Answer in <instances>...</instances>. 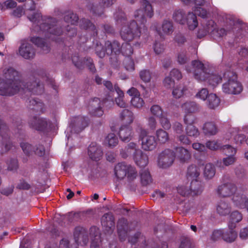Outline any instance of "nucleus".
Here are the masks:
<instances>
[{"label": "nucleus", "instance_id": "obj_1", "mask_svg": "<svg viewBox=\"0 0 248 248\" xmlns=\"http://www.w3.org/2000/svg\"><path fill=\"white\" fill-rule=\"evenodd\" d=\"M140 3L143 9H138L135 12V20L122 28L120 33L121 37L126 42L139 38L146 31L145 16L151 18L153 16L152 6L150 2L146 0H142Z\"/></svg>", "mask_w": 248, "mask_h": 248}, {"label": "nucleus", "instance_id": "obj_2", "mask_svg": "<svg viewBox=\"0 0 248 248\" xmlns=\"http://www.w3.org/2000/svg\"><path fill=\"white\" fill-rule=\"evenodd\" d=\"M29 20L36 24L35 31H42L48 38L56 40V36L61 35L62 32L60 25L56 20L52 18H43L41 14L36 13L28 16Z\"/></svg>", "mask_w": 248, "mask_h": 248}, {"label": "nucleus", "instance_id": "obj_3", "mask_svg": "<svg viewBox=\"0 0 248 248\" xmlns=\"http://www.w3.org/2000/svg\"><path fill=\"white\" fill-rule=\"evenodd\" d=\"M3 73L4 77L9 81L7 82H11L13 81L20 82V84H17V87L14 86V88H16L18 92H23L26 93L27 96L31 94H39L43 92V86L42 85L39 84L36 80L32 81H28L25 84L24 82L16 80L15 78L18 76V73L17 71L15 70L11 67H6L3 70Z\"/></svg>", "mask_w": 248, "mask_h": 248}, {"label": "nucleus", "instance_id": "obj_4", "mask_svg": "<svg viewBox=\"0 0 248 248\" xmlns=\"http://www.w3.org/2000/svg\"><path fill=\"white\" fill-rule=\"evenodd\" d=\"M191 66V68L186 67V70L188 72L192 73L195 78L199 81H206L212 87H216L222 81L221 76L208 73L203 64L199 61H192Z\"/></svg>", "mask_w": 248, "mask_h": 248}, {"label": "nucleus", "instance_id": "obj_5", "mask_svg": "<svg viewBox=\"0 0 248 248\" xmlns=\"http://www.w3.org/2000/svg\"><path fill=\"white\" fill-rule=\"evenodd\" d=\"M74 237L76 244L71 245L70 247L68 240L63 239L60 241L59 247H52L50 248H78V245H85L88 243L87 232L83 227H77L75 228Z\"/></svg>", "mask_w": 248, "mask_h": 248}, {"label": "nucleus", "instance_id": "obj_6", "mask_svg": "<svg viewBox=\"0 0 248 248\" xmlns=\"http://www.w3.org/2000/svg\"><path fill=\"white\" fill-rule=\"evenodd\" d=\"M223 77L228 79L222 85L223 92L228 94H238L242 92V85L237 81L235 73L228 71L224 74Z\"/></svg>", "mask_w": 248, "mask_h": 248}, {"label": "nucleus", "instance_id": "obj_7", "mask_svg": "<svg viewBox=\"0 0 248 248\" xmlns=\"http://www.w3.org/2000/svg\"><path fill=\"white\" fill-rule=\"evenodd\" d=\"M114 172L118 180H122L126 176L129 182L133 181L138 176L137 171L134 167L124 163H120L116 165Z\"/></svg>", "mask_w": 248, "mask_h": 248}, {"label": "nucleus", "instance_id": "obj_8", "mask_svg": "<svg viewBox=\"0 0 248 248\" xmlns=\"http://www.w3.org/2000/svg\"><path fill=\"white\" fill-rule=\"evenodd\" d=\"M137 132L139 134V138L141 141V147L143 150L151 151L155 148L156 142L155 137L148 135L147 130L142 127H139Z\"/></svg>", "mask_w": 248, "mask_h": 248}, {"label": "nucleus", "instance_id": "obj_9", "mask_svg": "<svg viewBox=\"0 0 248 248\" xmlns=\"http://www.w3.org/2000/svg\"><path fill=\"white\" fill-rule=\"evenodd\" d=\"M175 158V152L170 149H166L158 155L157 164L161 168L170 167Z\"/></svg>", "mask_w": 248, "mask_h": 248}, {"label": "nucleus", "instance_id": "obj_10", "mask_svg": "<svg viewBox=\"0 0 248 248\" xmlns=\"http://www.w3.org/2000/svg\"><path fill=\"white\" fill-rule=\"evenodd\" d=\"M20 84V82L16 81L11 82H7L0 78V95L3 96L13 95L17 93L16 88H14V86L17 87V84Z\"/></svg>", "mask_w": 248, "mask_h": 248}, {"label": "nucleus", "instance_id": "obj_11", "mask_svg": "<svg viewBox=\"0 0 248 248\" xmlns=\"http://www.w3.org/2000/svg\"><path fill=\"white\" fill-rule=\"evenodd\" d=\"M232 202L235 206L240 209L246 208L248 203V196L246 192L237 190L232 198Z\"/></svg>", "mask_w": 248, "mask_h": 248}, {"label": "nucleus", "instance_id": "obj_12", "mask_svg": "<svg viewBox=\"0 0 248 248\" xmlns=\"http://www.w3.org/2000/svg\"><path fill=\"white\" fill-rule=\"evenodd\" d=\"M172 129L177 139L181 143L184 145H189L191 143V141L188 137L183 134V126L181 123L175 122L172 125Z\"/></svg>", "mask_w": 248, "mask_h": 248}, {"label": "nucleus", "instance_id": "obj_13", "mask_svg": "<svg viewBox=\"0 0 248 248\" xmlns=\"http://www.w3.org/2000/svg\"><path fill=\"white\" fill-rule=\"evenodd\" d=\"M103 102L98 98H94L89 102L88 110L91 114L96 116H101L104 113L102 110Z\"/></svg>", "mask_w": 248, "mask_h": 248}, {"label": "nucleus", "instance_id": "obj_14", "mask_svg": "<svg viewBox=\"0 0 248 248\" xmlns=\"http://www.w3.org/2000/svg\"><path fill=\"white\" fill-rule=\"evenodd\" d=\"M29 124L32 128L37 130H43L49 127L51 123L46 119L35 116L31 119Z\"/></svg>", "mask_w": 248, "mask_h": 248}, {"label": "nucleus", "instance_id": "obj_15", "mask_svg": "<svg viewBox=\"0 0 248 248\" xmlns=\"http://www.w3.org/2000/svg\"><path fill=\"white\" fill-rule=\"evenodd\" d=\"M88 154L92 160L97 161L101 159L103 152L100 145L95 142H93L88 147Z\"/></svg>", "mask_w": 248, "mask_h": 248}, {"label": "nucleus", "instance_id": "obj_16", "mask_svg": "<svg viewBox=\"0 0 248 248\" xmlns=\"http://www.w3.org/2000/svg\"><path fill=\"white\" fill-rule=\"evenodd\" d=\"M20 55L26 59L33 58L35 56V50L32 46L26 41H23L19 48Z\"/></svg>", "mask_w": 248, "mask_h": 248}, {"label": "nucleus", "instance_id": "obj_17", "mask_svg": "<svg viewBox=\"0 0 248 248\" xmlns=\"http://www.w3.org/2000/svg\"><path fill=\"white\" fill-rule=\"evenodd\" d=\"M202 26V28L199 30L198 33V35L200 37L207 34H210L212 35L217 27L216 23L212 20H203Z\"/></svg>", "mask_w": 248, "mask_h": 248}, {"label": "nucleus", "instance_id": "obj_18", "mask_svg": "<svg viewBox=\"0 0 248 248\" xmlns=\"http://www.w3.org/2000/svg\"><path fill=\"white\" fill-rule=\"evenodd\" d=\"M236 191V187L234 185L227 183L220 186L217 188V192L221 197H227L233 196Z\"/></svg>", "mask_w": 248, "mask_h": 248}, {"label": "nucleus", "instance_id": "obj_19", "mask_svg": "<svg viewBox=\"0 0 248 248\" xmlns=\"http://www.w3.org/2000/svg\"><path fill=\"white\" fill-rule=\"evenodd\" d=\"M116 248L115 243H110L106 239L102 240L99 235L96 234L94 239L92 240L91 248Z\"/></svg>", "mask_w": 248, "mask_h": 248}, {"label": "nucleus", "instance_id": "obj_20", "mask_svg": "<svg viewBox=\"0 0 248 248\" xmlns=\"http://www.w3.org/2000/svg\"><path fill=\"white\" fill-rule=\"evenodd\" d=\"M72 60L74 65L78 68H81L84 64H86L91 72H95L96 69L93 63V60L90 58H87L86 61L83 62L79 59L78 56L74 55L72 57Z\"/></svg>", "mask_w": 248, "mask_h": 248}, {"label": "nucleus", "instance_id": "obj_21", "mask_svg": "<svg viewBox=\"0 0 248 248\" xmlns=\"http://www.w3.org/2000/svg\"><path fill=\"white\" fill-rule=\"evenodd\" d=\"M231 209L230 204L224 200H220L216 205V212L220 216L228 215L231 213Z\"/></svg>", "mask_w": 248, "mask_h": 248}, {"label": "nucleus", "instance_id": "obj_22", "mask_svg": "<svg viewBox=\"0 0 248 248\" xmlns=\"http://www.w3.org/2000/svg\"><path fill=\"white\" fill-rule=\"evenodd\" d=\"M175 155V157L182 163L187 162L191 157L190 152L183 147L176 148Z\"/></svg>", "mask_w": 248, "mask_h": 248}, {"label": "nucleus", "instance_id": "obj_23", "mask_svg": "<svg viewBox=\"0 0 248 248\" xmlns=\"http://www.w3.org/2000/svg\"><path fill=\"white\" fill-rule=\"evenodd\" d=\"M120 138L124 141H129L134 136L132 128L128 125H122L119 130Z\"/></svg>", "mask_w": 248, "mask_h": 248}, {"label": "nucleus", "instance_id": "obj_24", "mask_svg": "<svg viewBox=\"0 0 248 248\" xmlns=\"http://www.w3.org/2000/svg\"><path fill=\"white\" fill-rule=\"evenodd\" d=\"M133 158L136 164L140 167H145L148 163V156L140 150H136V152L134 154Z\"/></svg>", "mask_w": 248, "mask_h": 248}, {"label": "nucleus", "instance_id": "obj_25", "mask_svg": "<svg viewBox=\"0 0 248 248\" xmlns=\"http://www.w3.org/2000/svg\"><path fill=\"white\" fill-rule=\"evenodd\" d=\"M243 219V215L241 212L238 211L232 212L230 216L228 223L229 229H235L237 223L240 222Z\"/></svg>", "mask_w": 248, "mask_h": 248}, {"label": "nucleus", "instance_id": "obj_26", "mask_svg": "<svg viewBox=\"0 0 248 248\" xmlns=\"http://www.w3.org/2000/svg\"><path fill=\"white\" fill-rule=\"evenodd\" d=\"M106 52L108 55H112L113 53L115 55L119 54L121 50L120 44L117 41H113L111 43L109 41H107L105 43Z\"/></svg>", "mask_w": 248, "mask_h": 248}, {"label": "nucleus", "instance_id": "obj_27", "mask_svg": "<svg viewBox=\"0 0 248 248\" xmlns=\"http://www.w3.org/2000/svg\"><path fill=\"white\" fill-rule=\"evenodd\" d=\"M173 31V25L171 22L164 21L159 29L157 30L158 34L162 36L164 35H169L172 33Z\"/></svg>", "mask_w": 248, "mask_h": 248}, {"label": "nucleus", "instance_id": "obj_28", "mask_svg": "<svg viewBox=\"0 0 248 248\" xmlns=\"http://www.w3.org/2000/svg\"><path fill=\"white\" fill-rule=\"evenodd\" d=\"M200 174V168L196 166L191 165L187 169V179L190 181L198 180Z\"/></svg>", "mask_w": 248, "mask_h": 248}, {"label": "nucleus", "instance_id": "obj_29", "mask_svg": "<svg viewBox=\"0 0 248 248\" xmlns=\"http://www.w3.org/2000/svg\"><path fill=\"white\" fill-rule=\"evenodd\" d=\"M7 131V127L5 124L0 119V134L1 135L2 137V139L3 140V142H5L4 149L3 148L0 151V153L1 154L3 153L4 152H6L9 150L11 146V142H10L7 137H4L2 135L3 133H6Z\"/></svg>", "mask_w": 248, "mask_h": 248}, {"label": "nucleus", "instance_id": "obj_30", "mask_svg": "<svg viewBox=\"0 0 248 248\" xmlns=\"http://www.w3.org/2000/svg\"><path fill=\"white\" fill-rule=\"evenodd\" d=\"M114 89L117 94V97L115 98V103L120 108H125L128 104L124 99V93L117 86H114Z\"/></svg>", "mask_w": 248, "mask_h": 248}, {"label": "nucleus", "instance_id": "obj_31", "mask_svg": "<svg viewBox=\"0 0 248 248\" xmlns=\"http://www.w3.org/2000/svg\"><path fill=\"white\" fill-rule=\"evenodd\" d=\"M181 108L186 114L195 113L199 109L198 105L195 102L192 101L185 102L182 104Z\"/></svg>", "mask_w": 248, "mask_h": 248}, {"label": "nucleus", "instance_id": "obj_32", "mask_svg": "<svg viewBox=\"0 0 248 248\" xmlns=\"http://www.w3.org/2000/svg\"><path fill=\"white\" fill-rule=\"evenodd\" d=\"M237 237V233L234 229H229V230H223V239L226 242H234Z\"/></svg>", "mask_w": 248, "mask_h": 248}, {"label": "nucleus", "instance_id": "obj_33", "mask_svg": "<svg viewBox=\"0 0 248 248\" xmlns=\"http://www.w3.org/2000/svg\"><path fill=\"white\" fill-rule=\"evenodd\" d=\"M190 194H193L196 195L201 194L202 191V186L201 182L198 180L191 181L190 186H189Z\"/></svg>", "mask_w": 248, "mask_h": 248}, {"label": "nucleus", "instance_id": "obj_34", "mask_svg": "<svg viewBox=\"0 0 248 248\" xmlns=\"http://www.w3.org/2000/svg\"><path fill=\"white\" fill-rule=\"evenodd\" d=\"M186 23L190 30H193L197 27L198 23L195 14L189 13L187 14L186 18Z\"/></svg>", "mask_w": 248, "mask_h": 248}, {"label": "nucleus", "instance_id": "obj_35", "mask_svg": "<svg viewBox=\"0 0 248 248\" xmlns=\"http://www.w3.org/2000/svg\"><path fill=\"white\" fill-rule=\"evenodd\" d=\"M31 41L35 45L42 48L43 53H47L49 51V46L48 45L45 43L44 40L40 37H31Z\"/></svg>", "mask_w": 248, "mask_h": 248}, {"label": "nucleus", "instance_id": "obj_36", "mask_svg": "<svg viewBox=\"0 0 248 248\" xmlns=\"http://www.w3.org/2000/svg\"><path fill=\"white\" fill-rule=\"evenodd\" d=\"M188 89L182 85L175 87L172 90V94L175 98H179L187 94Z\"/></svg>", "mask_w": 248, "mask_h": 248}, {"label": "nucleus", "instance_id": "obj_37", "mask_svg": "<svg viewBox=\"0 0 248 248\" xmlns=\"http://www.w3.org/2000/svg\"><path fill=\"white\" fill-rule=\"evenodd\" d=\"M229 134L233 137L235 142L237 144H240L244 141L245 137L243 134H238L236 128H232L230 129L229 132L227 134V136H229Z\"/></svg>", "mask_w": 248, "mask_h": 248}, {"label": "nucleus", "instance_id": "obj_38", "mask_svg": "<svg viewBox=\"0 0 248 248\" xmlns=\"http://www.w3.org/2000/svg\"><path fill=\"white\" fill-rule=\"evenodd\" d=\"M220 103V99L215 93H210L207 100V105L211 109H215L217 107Z\"/></svg>", "mask_w": 248, "mask_h": 248}, {"label": "nucleus", "instance_id": "obj_39", "mask_svg": "<svg viewBox=\"0 0 248 248\" xmlns=\"http://www.w3.org/2000/svg\"><path fill=\"white\" fill-rule=\"evenodd\" d=\"M216 173L215 167L211 163L205 165L203 170V175L206 179H211L214 177Z\"/></svg>", "mask_w": 248, "mask_h": 248}, {"label": "nucleus", "instance_id": "obj_40", "mask_svg": "<svg viewBox=\"0 0 248 248\" xmlns=\"http://www.w3.org/2000/svg\"><path fill=\"white\" fill-rule=\"evenodd\" d=\"M120 118L124 123L131 124L134 120L133 113L128 109H124L120 114Z\"/></svg>", "mask_w": 248, "mask_h": 248}, {"label": "nucleus", "instance_id": "obj_41", "mask_svg": "<svg viewBox=\"0 0 248 248\" xmlns=\"http://www.w3.org/2000/svg\"><path fill=\"white\" fill-rule=\"evenodd\" d=\"M204 133L207 136L214 135L217 132V128L213 123H206L203 127Z\"/></svg>", "mask_w": 248, "mask_h": 248}, {"label": "nucleus", "instance_id": "obj_42", "mask_svg": "<svg viewBox=\"0 0 248 248\" xmlns=\"http://www.w3.org/2000/svg\"><path fill=\"white\" fill-rule=\"evenodd\" d=\"M155 136L157 140L160 143H165L169 140V134L161 128L156 131Z\"/></svg>", "mask_w": 248, "mask_h": 248}, {"label": "nucleus", "instance_id": "obj_43", "mask_svg": "<svg viewBox=\"0 0 248 248\" xmlns=\"http://www.w3.org/2000/svg\"><path fill=\"white\" fill-rule=\"evenodd\" d=\"M186 137L196 138L200 135L198 128L193 124H188L186 127Z\"/></svg>", "mask_w": 248, "mask_h": 248}, {"label": "nucleus", "instance_id": "obj_44", "mask_svg": "<svg viewBox=\"0 0 248 248\" xmlns=\"http://www.w3.org/2000/svg\"><path fill=\"white\" fill-rule=\"evenodd\" d=\"M140 150L137 148V145L134 142H130L124 149H123L121 152V155L124 158H126L129 154L131 153V150H134L136 152V150Z\"/></svg>", "mask_w": 248, "mask_h": 248}, {"label": "nucleus", "instance_id": "obj_45", "mask_svg": "<svg viewBox=\"0 0 248 248\" xmlns=\"http://www.w3.org/2000/svg\"><path fill=\"white\" fill-rule=\"evenodd\" d=\"M141 183L142 185L146 186L152 182L151 176L147 170H143L140 173Z\"/></svg>", "mask_w": 248, "mask_h": 248}, {"label": "nucleus", "instance_id": "obj_46", "mask_svg": "<svg viewBox=\"0 0 248 248\" xmlns=\"http://www.w3.org/2000/svg\"><path fill=\"white\" fill-rule=\"evenodd\" d=\"M105 142L109 147H114L117 145L118 140L114 133H110L106 138Z\"/></svg>", "mask_w": 248, "mask_h": 248}, {"label": "nucleus", "instance_id": "obj_47", "mask_svg": "<svg viewBox=\"0 0 248 248\" xmlns=\"http://www.w3.org/2000/svg\"><path fill=\"white\" fill-rule=\"evenodd\" d=\"M174 20L181 24L186 23V18H184V14L183 11L178 10L174 12L173 15Z\"/></svg>", "mask_w": 248, "mask_h": 248}, {"label": "nucleus", "instance_id": "obj_48", "mask_svg": "<svg viewBox=\"0 0 248 248\" xmlns=\"http://www.w3.org/2000/svg\"><path fill=\"white\" fill-rule=\"evenodd\" d=\"M64 19L65 22L74 25L78 22V17L76 14L69 12L64 16Z\"/></svg>", "mask_w": 248, "mask_h": 248}, {"label": "nucleus", "instance_id": "obj_49", "mask_svg": "<svg viewBox=\"0 0 248 248\" xmlns=\"http://www.w3.org/2000/svg\"><path fill=\"white\" fill-rule=\"evenodd\" d=\"M121 50L122 54L127 58H128L133 53V49L131 45L127 42L123 44Z\"/></svg>", "mask_w": 248, "mask_h": 248}, {"label": "nucleus", "instance_id": "obj_50", "mask_svg": "<svg viewBox=\"0 0 248 248\" xmlns=\"http://www.w3.org/2000/svg\"><path fill=\"white\" fill-rule=\"evenodd\" d=\"M159 122L164 129L169 130L170 128L171 124L167 117V113H165L159 117Z\"/></svg>", "mask_w": 248, "mask_h": 248}, {"label": "nucleus", "instance_id": "obj_51", "mask_svg": "<svg viewBox=\"0 0 248 248\" xmlns=\"http://www.w3.org/2000/svg\"><path fill=\"white\" fill-rule=\"evenodd\" d=\"M131 105L135 108H141L143 106L144 102L143 100L141 97H140V95H138L132 97L131 100Z\"/></svg>", "mask_w": 248, "mask_h": 248}, {"label": "nucleus", "instance_id": "obj_52", "mask_svg": "<svg viewBox=\"0 0 248 248\" xmlns=\"http://www.w3.org/2000/svg\"><path fill=\"white\" fill-rule=\"evenodd\" d=\"M140 77L144 82H148L151 79V73L149 70H142L140 72Z\"/></svg>", "mask_w": 248, "mask_h": 248}, {"label": "nucleus", "instance_id": "obj_53", "mask_svg": "<svg viewBox=\"0 0 248 248\" xmlns=\"http://www.w3.org/2000/svg\"><path fill=\"white\" fill-rule=\"evenodd\" d=\"M209 94L208 90L206 88H202L196 94V97L201 100L205 101L206 99H207Z\"/></svg>", "mask_w": 248, "mask_h": 248}, {"label": "nucleus", "instance_id": "obj_54", "mask_svg": "<svg viewBox=\"0 0 248 248\" xmlns=\"http://www.w3.org/2000/svg\"><path fill=\"white\" fill-rule=\"evenodd\" d=\"M151 113L155 116L160 117L162 115L165 114V112H163V110L158 105H153L150 109Z\"/></svg>", "mask_w": 248, "mask_h": 248}, {"label": "nucleus", "instance_id": "obj_55", "mask_svg": "<svg viewBox=\"0 0 248 248\" xmlns=\"http://www.w3.org/2000/svg\"><path fill=\"white\" fill-rule=\"evenodd\" d=\"M178 192L183 196H186L190 194V190L188 186L181 185L177 187Z\"/></svg>", "mask_w": 248, "mask_h": 248}, {"label": "nucleus", "instance_id": "obj_56", "mask_svg": "<svg viewBox=\"0 0 248 248\" xmlns=\"http://www.w3.org/2000/svg\"><path fill=\"white\" fill-rule=\"evenodd\" d=\"M191 240L188 238H184L181 240L179 248H193Z\"/></svg>", "mask_w": 248, "mask_h": 248}, {"label": "nucleus", "instance_id": "obj_57", "mask_svg": "<svg viewBox=\"0 0 248 248\" xmlns=\"http://www.w3.org/2000/svg\"><path fill=\"white\" fill-rule=\"evenodd\" d=\"M165 50L164 45L161 42H155L154 45V50L156 54L162 53Z\"/></svg>", "mask_w": 248, "mask_h": 248}, {"label": "nucleus", "instance_id": "obj_58", "mask_svg": "<svg viewBox=\"0 0 248 248\" xmlns=\"http://www.w3.org/2000/svg\"><path fill=\"white\" fill-rule=\"evenodd\" d=\"M144 241V238L140 232H137L134 236H131L129 238V241L132 244H136L139 242H143Z\"/></svg>", "mask_w": 248, "mask_h": 248}, {"label": "nucleus", "instance_id": "obj_59", "mask_svg": "<svg viewBox=\"0 0 248 248\" xmlns=\"http://www.w3.org/2000/svg\"><path fill=\"white\" fill-rule=\"evenodd\" d=\"M188 60V59L187 57L185 52L182 51L178 54L177 61L179 64H184L186 63Z\"/></svg>", "mask_w": 248, "mask_h": 248}, {"label": "nucleus", "instance_id": "obj_60", "mask_svg": "<svg viewBox=\"0 0 248 248\" xmlns=\"http://www.w3.org/2000/svg\"><path fill=\"white\" fill-rule=\"evenodd\" d=\"M21 147L24 153L27 155H29L32 152H34L32 146L28 143H21Z\"/></svg>", "mask_w": 248, "mask_h": 248}, {"label": "nucleus", "instance_id": "obj_61", "mask_svg": "<svg viewBox=\"0 0 248 248\" xmlns=\"http://www.w3.org/2000/svg\"><path fill=\"white\" fill-rule=\"evenodd\" d=\"M227 33V31L224 28H221L220 29L215 30L214 32L213 33L212 36L215 39H217L221 37L224 36Z\"/></svg>", "mask_w": 248, "mask_h": 248}, {"label": "nucleus", "instance_id": "obj_62", "mask_svg": "<svg viewBox=\"0 0 248 248\" xmlns=\"http://www.w3.org/2000/svg\"><path fill=\"white\" fill-rule=\"evenodd\" d=\"M236 161V158L233 155H229L222 160L223 164L226 166L232 165Z\"/></svg>", "mask_w": 248, "mask_h": 248}, {"label": "nucleus", "instance_id": "obj_63", "mask_svg": "<svg viewBox=\"0 0 248 248\" xmlns=\"http://www.w3.org/2000/svg\"><path fill=\"white\" fill-rule=\"evenodd\" d=\"M124 64L125 69L128 71L134 70V63L133 60L130 58H126L124 61Z\"/></svg>", "mask_w": 248, "mask_h": 248}, {"label": "nucleus", "instance_id": "obj_64", "mask_svg": "<svg viewBox=\"0 0 248 248\" xmlns=\"http://www.w3.org/2000/svg\"><path fill=\"white\" fill-rule=\"evenodd\" d=\"M157 122L153 116H150L147 119V126L151 130H155L157 126Z\"/></svg>", "mask_w": 248, "mask_h": 248}]
</instances>
